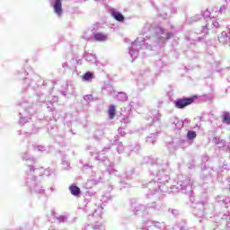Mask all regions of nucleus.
Wrapping results in <instances>:
<instances>
[{
  "label": "nucleus",
  "instance_id": "1",
  "mask_svg": "<svg viewBox=\"0 0 230 230\" xmlns=\"http://www.w3.org/2000/svg\"><path fill=\"white\" fill-rule=\"evenodd\" d=\"M196 100H197V95H193L192 97H190V98L178 99L174 102V105L176 109H184L185 107H188V105H191L192 103H194Z\"/></svg>",
  "mask_w": 230,
  "mask_h": 230
},
{
  "label": "nucleus",
  "instance_id": "2",
  "mask_svg": "<svg viewBox=\"0 0 230 230\" xmlns=\"http://www.w3.org/2000/svg\"><path fill=\"white\" fill-rule=\"evenodd\" d=\"M54 8V12L55 13H57V15H58L60 17V15H62V0H56L53 5Z\"/></svg>",
  "mask_w": 230,
  "mask_h": 230
},
{
  "label": "nucleus",
  "instance_id": "3",
  "mask_svg": "<svg viewBox=\"0 0 230 230\" xmlns=\"http://www.w3.org/2000/svg\"><path fill=\"white\" fill-rule=\"evenodd\" d=\"M69 191L74 197H80V194L82 193V190L75 184L69 186Z\"/></svg>",
  "mask_w": 230,
  "mask_h": 230
},
{
  "label": "nucleus",
  "instance_id": "4",
  "mask_svg": "<svg viewBox=\"0 0 230 230\" xmlns=\"http://www.w3.org/2000/svg\"><path fill=\"white\" fill-rule=\"evenodd\" d=\"M93 38L99 42H105V40L108 39L107 34H104L103 32L95 33Z\"/></svg>",
  "mask_w": 230,
  "mask_h": 230
},
{
  "label": "nucleus",
  "instance_id": "5",
  "mask_svg": "<svg viewBox=\"0 0 230 230\" xmlns=\"http://www.w3.org/2000/svg\"><path fill=\"white\" fill-rule=\"evenodd\" d=\"M108 114L110 119H114V116H116V106L111 105L108 110Z\"/></svg>",
  "mask_w": 230,
  "mask_h": 230
},
{
  "label": "nucleus",
  "instance_id": "6",
  "mask_svg": "<svg viewBox=\"0 0 230 230\" xmlns=\"http://www.w3.org/2000/svg\"><path fill=\"white\" fill-rule=\"evenodd\" d=\"M113 17L114 19H116V21H119V22H123V21H125V16H123V14H121L120 13H114Z\"/></svg>",
  "mask_w": 230,
  "mask_h": 230
},
{
  "label": "nucleus",
  "instance_id": "7",
  "mask_svg": "<svg viewBox=\"0 0 230 230\" xmlns=\"http://www.w3.org/2000/svg\"><path fill=\"white\" fill-rule=\"evenodd\" d=\"M92 78H94V75L91 72H87L84 75L83 81L89 82V80H91Z\"/></svg>",
  "mask_w": 230,
  "mask_h": 230
},
{
  "label": "nucleus",
  "instance_id": "8",
  "mask_svg": "<svg viewBox=\"0 0 230 230\" xmlns=\"http://www.w3.org/2000/svg\"><path fill=\"white\" fill-rule=\"evenodd\" d=\"M223 123H226V125H230V114L226 112L223 115Z\"/></svg>",
  "mask_w": 230,
  "mask_h": 230
},
{
  "label": "nucleus",
  "instance_id": "9",
  "mask_svg": "<svg viewBox=\"0 0 230 230\" xmlns=\"http://www.w3.org/2000/svg\"><path fill=\"white\" fill-rule=\"evenodd\" d=\"M187 137L188 139H195V137H197V133L195 131H189Z\"/></svg>",
  "mask_w": 230,
  "mask_h": 230
},
{
  "label": "nucleus",
  "instance_id": "10",
  "mask_svg": "<svg viewBox=\"0 0 230 230\" xmlns=\"http://www.w3.org/2000/svg\"><path fill=\"white\" fill-rule=\"evenodd\" d=\"M172 35H173V34H172V32H168V33H167V36H166V39H167V40H168V39H171Z\"/></svg>",
  "mask_w": 230,
  "mask_h": 230
}]
</instances>
